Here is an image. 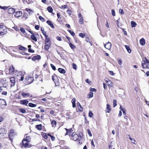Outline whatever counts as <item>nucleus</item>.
I'll use <instances>...</instances> for the list:
<instances>
[{
    "instance_id": "473e14b6",
    "label": "nucleus",
    "mask_w": 149,
    "mask_h": 149,
    "mask_svg": "<svg viewBox=\"0 0 149 149\" xmlns=\"http://www.w3.org/2000/svg\"><path fill=\"white\" fill-rule=\"evenodd\" d=\"M31 38L32 40L36 42L37 41V38L33 34H32V35L31 36Z\"/></svg>"
},
{
    "instance_id": "58836bf2",
    "label": "nucleus",
    "mask_w": 149,
    "mask_h": 149,
    "mask_svg": "<svg viewBox=\"0 0 149 149\" xmlns=\"http://www.w3.org/2000/svg\"><path fill=\"white\" fill-rule=\"evenodd\" d=\"M79 23L81 24H83V19L82 17H81V18H79Z\"/></svg>"
},
{
    "instance_id": "39448f33",
    "label": "nucleus",
    "mask_w": 149,
    "mask_h": 149,
    "mask_svg": "<svg viewBox=\"0 0 149 149\" xmlns=\"http://www.w3.org/2000/svg\"><path fill=\"white\" fill-rule=\"evenodd\" d=\"M71 139L74 141H77L78 142H79L80 140L79 138V136L76 134H74L73 135H72Z\"/></svg>"
},
{
    "instance_id": "3c124183",
    "label": "nucleus",
    "mask_w": 149,
    "mask_h": 149,
    "mask_svg": "<svg viewBox=\"0 0 149 149\" xmlns=\"http://www.w3.org/2000/svg\"><path fill=\"white\" fill-rule=\"evenodd\" d=\"M52 68V69L54 70H56V68L52 64H50Z\"/></svg>"
},
{
    "instance_id": "7c9ffc66",
    "label": "nucleus",
    "mask_w": 149,
    "mask_h": 149,
    "mask_svg": "<svg viewBox=\"0 0 149 149\" xmlns=\"http://www.w3.org/2000/svg\"><path fill=\"white\" fill-rule=\"evenodd\" d=\"M108 81L109 82V83L108 84V86L109 88H111V87L113 86V83L112 82L109 80H108Z\"/></svg>"
},
{
    "instance_id": "f257e3e1",
    "label": "nucleus",
    "mask_w": 149,
    "mask_h": 149,
    "mask_svg": "<svg viewBox=\"0 0 149 149\" xmlns=\"http://www.w3.org/2000/svg\"><path fill=\"white\" fill-rule=\"evenodd\" d=\"M141 66L143 68L149 69V61L146 57L143 59L141 62Z\"/></svg>"
},
{
    "instance_id": "c9c22d12",
    "label": "nucleus",
    "mask_w": 149,
    "mask_h": 149,
    "mask_svg": "<svg viewBox=\"0 0 149 149\" xmlns=\"http://www.w3.org/2000/svg\"><path fill=\"white\" fill-rule=\"evenodd\" d=\"M28 16V14L26 13H24L23 17L22 19H26L27 18Z\"/></svg>"
},
{
    "instance_id": "5fc2aeb1",
    "label": "nucleus",
    "mask_w": 149,
    "mask_h": 149,
    "mask_svg": "<svg viewBox=\"0 0 149 149\" xmlns=\"http://www.w3.org/2000/svg\"><path fill=\"white\" fill-rule=\"evenodd\" d=\"M119 13L122 15L124 14V12L122 9H120L119 10Z\"/></svg>"
},
{
    "instance_id": "13d9d810",
    "label": "nucleus",
    "mask_w": 149,
    "mask_h": 149,
    "mask_svg": "<svg viewBox=\"0 0 149 149\" xmlns=\"http://www.w3.org/2000/svg\"><path fill=\"white\" fill-rule=\"evenodd\" d=\"M43 136L44 138L45 139H47V136L46 134H43Z\"/></svg>"
},
{
    "instance_id": "1a4fd4ad",
    "label": "nucleus",
    "mask_w": 149,
    "mask_h": 149,
    "mask_svg": "<svg viewBox=\"0 0 149 149\" xmlns=\"http://www.w3.org/2000/svg\"><path fill=\"white\" fill-rule=\"evenodd\" d=\"M9 74H13L15 71V68L13 65L10 67L9 69Z\"/></svg>"
},
{
    "instance_id": "a19ab883",
    "label": "nucleus",
    "mask_w": 149,
    "mask_h": 149,
    "mask_svg": "<svg viewBox=\"0 0 149 149\" xmlns=\"http://www.w3.org/2000/svg\"><path fill=\"white\" fill-rule=\"evenodd\" d=\"M68 31L70 33V34L72 36H74L75 35V33L73 31H72L71 30H68Z\"/></svg>"
},
{
    "instance_id": "412c9836",
    "label": "nucleus",
    "mask_w": 149,
    "mask_h": 149,
    "mask_svg": "<svg viewBox=\"0 0 149 149\" xmlns=\"http://www.w3.org/2000/svg\"><path fill=\"white\" fill-rule=\"evenodd\" d=\"M45 44H51L50 39L48 36L45 37Z\"/></svg>"
},
{
    "instance_id": "864d4df0",
    "label": "nucleus",
    "mask_w": 149,
    "mask_h": 149,
    "mask_svg": "<svg viewBox=\"0 0 149 149\" xmlns=\"http://www.w3.org/2000/svg\"><path fill=\"white\" fill-rule=\"evenodd\" d=\"M20 31L23 33H26V32L24 29L23 28H20Z\"/></svg>"
},
{
    "instance_id": "6e6d98bb",
    "label": "nucleus",
    "mask_w": 149,
    "mask_h": 149,
    "mask_svg": "<svg viewBox=\"0 0 149 149\" xmlns=\"http://www.w3.org/2000/svg\"><path fill=\"white\" fill-rule=\"evenodd\" d=\"M67 7V5H64L63 6H61L60 8H61L65 9Z\"/></svg>"
},
{
    "instance_id": "79ce46f5",
    "label": "nucleus",
    "mask_w": 149,
    "mask_h": 149,
    "mask_svg": "<svg viewBox=\"0 0 149 149\" xmlns=\"http://www.w3.org/2000/svg\"><path fill=\"white\" fill-rule=\"evenodd\" d=\"M79 36L82 38H84L85 37V35L82 33H80L79 34Z\"/></svg>"
},
{
    "instance_id": "9d476101",
    "label": "nucleus",
    "mask_w": 149,
    "mask_h": 149,
    "mask_svg": "<svg viewBox=\"0 0 149 149\" xmlns=\"http://www.w3.org/2000/svg\"><path fill=\"white\" fill-rule=\"evenodd\" d=\"M104 46L107 49H109L111 47V44L110 42H108L106 44H104Z\"/></svg>"
},
{
    "instance_id": "a878e982",
    "label": "nucleus",
    "mask_w": 149,
    "mask_h": 149,
    "mask_svg": "<svg viewBox=\"0 0 149 149\" xmlns=\"http://www.w3.org/2000/svg\"><path fill=\"white\" fill-rule=\"evenodd\" d=\"M106 109H107L106 111L107 112L109 113L110 112V111H111V109L110 107V105L108 104H107Z\"/></svg>"
},
{
    "instance_id": "f3484780",
    "label": "nucleus",
    "mask_w": 149,
    "mask_h": 149,
    "mask_svg": "<svg viewBox=\"0 0 149 149\" xmlns=\"http://www.w3.org/2000/svg\"><path fill=\"white\" fill-rule=\"evenodd\" d=\"M15 17H18L21 16L22 15V12L21 11H18L15 13Z\"/></svg>"
},
{
    "instance_id": "6e6552de",
    "label": "nucleus",
    "mask_w": 149,
    "mask_h": 149,
    "mask_svg": "<svg viewBox=\"0 0 149 149\" xmlns=\"http://www.w3.org/2000/svg\"><path fill=\"white\" fill-rule=\"evenodd\" d=\"M57 77L55 74H54L52 76V80L54 82L56 86H58V81H55L56 79H57Z\"/></svg>"
},
{
    "instance_id": "680f3d73",
    "label": "nucleus",
    "mask_w": 149,
    "mask_h": 149,
    "mask_svg": "<svg viewBox=\"0 0 149 149\" xmlns=\"http://www.w3.org/2000/svg\"><path fill=\"white\" fill-rule=\"evenodd\" d=\"M19 75H20L21 74H22L23 75H24L25 74V72H19Z\"/></svg>"
},
{
    "instance_id": "e433bc0d",
    "label": "nucleus",
    "mask_w": 149,
    "mask_h": 149,
    "mask_svg": "<svg viewBox=\"0 0 149 149\" xmlns=\"http://www.w3.org/2000/svg\"><path fill=\"white\" fill-rule=\"evenodd\" d=\"M29 106L31 107H36V105L31 103H29Z\"/></svg>"
},
{
    "instance_id": "bf43d9fd",
    "label": "nucleus",
    "mask_w": 149,
    "mask_h": 149,
    "mask_svg": "<svg viewBox=\"0 0 149 149\" xmlns=\"http://www.w3.org/2000/svg\"><path fill=\"white\" fill-rule=\"evenodd\" d=\"M28 51L30 53H34L35 52L34 50L31 49V48L29 49Z\"/></svg>"
},
{
    "instance_id": "dca6fc26",
    "label": "nucleus",
    "mask_w": 149,
    "mask_h": 149,
    "mask_svg": "<svg viewBox=\"0 0 149 149\" xmlns=\"http://www.w3.org/2000/svg\"><path fill=\"white\" fill-rule=\"evenodd\" d=\"M10 80L11 83V86H14L15 83V79L14 77H11L10 78Z\"/></svg>"
},
{
    "instance_id": "72a5a7b5",
    "label": "nucleus",
    "mask_w": 149,
    "mask_h": 149,
    "mask_svg": "<svg viewBox=\"0 0 149 149\" xmlns=\"http://www.w3.org/2000/svg\"><path fill=\"white\" fill-rule=\"evenodd\" d=\"M36 128L39 130H41L42 129V125H36Z\"/></svg>"
},
{
    "instance_id": "603ef678",
    "label": "nucleus",
    "mask_w": 149,
    "mask_h": 149,
    "mask_svg": "<svg viewBox=\"0 0 149 149\" xmlns=\"http://www.w3.org/2000/svg\"><path fill=\"white\" fill-rule=\"evenodd\" d=\"M19 49L20 50H25L26 49V48L22 46H20L19 47Z\"/></svg>"
},
{
    "instance_id": "e2e57ef3",
    "label": "nucleus",
    "mask_w": 149,
    "mask_h": 149,
    "mask_svg": "<svg viewBox=\"0 0 149 149\" xmlns=\"http://www.w3.org/2000/svg\"><path fill=\"white\" fill-rule=\"evenodd\" d=\"M111 13L113 16H115V11L114 10H111Z\"/></svg>"
},
{
    "instance_id": "393cba45",
    "label": "nucleus",
    "mask_w": 149,
    "mask_h": 149,
    "mask_svg": "<svg viewBox=\"0 0 149 149\" xmlns=\"http://www.w3.org/2000/svg\"><path fill=\"white\" fill-rule=\"evenodd\" d=\"M59 72L62 74H64L65 73V71L63 69L59 68L58 70Z\"/></svg>"
},
{
    "instance_id": "2f4dec72",
    "label": "nucleus",
    "mask_w": 149,
    "mask_h": 149,
    "mask_svg": "<svg viewBox=\"0 0 149 149\" xmlns=\"http://www.w3.org/2000/svg\"><path fill=\"white\" fill-rule=\"evenodd\" d=\"M47 9L49 12L50 13H52L53 9L52 7H51V6L48 7Z\"/></svg>"
},
{
    "instance_id": "ea45409f",
    "label": "nucleus",
    "mask_w": 149,
    "mask_h": 149,
    "mask_svg": "<svg viewBox=\"0 0 149 149\" xmlns=\"http://www.w3.org/2000/svg\"><path fill=\"white\" fill-rule=\"evenodd\" d=\"M19 111L22 113H24L26 112V110H25L24 109H19Z\"/></svg>"
},
{
    "instance_id": "338daca9",
    "label": "nucleus",
    "mask_w": 149,
    "mask_h": 149,
    "mask_svg": "<svg viewBox=\"0 0 149 149\" xmlns=\"http://www.w3.org/2000/svg\"><path fill=\"white\" fill-rule=\"evenodd\" d=\"M104 88L105 89H106L107 88V86L106 84L104 83H103Z\"/></svg>"
},
{
    "instance_id": "5701e85b",
    "label": "nucleus",
    "mask_w": 149,
    "mask_h": 149,
    "mask_svg": "<svg viewBox=\"0 0 149 149\" xmlns=\"http://www.w3.org/2000/svg\"><path fill=\"white\" fill-rule=\"evenodd\" d=\"M77 105L78 109L79 111H83V108L82 107H81L80 104L79 102H78L77 103Z\"/></svg>"
},
{
    "instance_id": "09e8293b",
    "label": "nucleus",
    "mask_w": 149,
    "mask_h": 149,
    "mask_svg": "<svg viewBox=\"0 0 149 149\" xmlns=\"http://www.w3.org/2000/svg\"><path fill=\"white\" fill-rule=\"evenodd\" d=\"M87 131L88 132V133L89 134V136H92V134H91V132L90 130L89 129H88L87 130Z\"/></svg>"
},
{
    "instance_id": "f8f14e48",
    "label": "nucleus",
    "mask_w": 149,
    "mask_h": 149,
    "mask_svg": "<svg viewBox=\"0 0 149 149\" xmlns=\"http://www.w3.org/2000/svg\"><path fill=\"white\" fill-rule=\"evenodd\" d=\"M28 102L29 101L26 100H22L20 101V104L25 105H27Z\"/></svg>"
},
{
    "instance_id": "ddd939ff",
    "label": "nucleus",
    "mask_w": 149,
    "mask_h": 149,
    "mask_svg": "<svg viewBox=\"0 0 149 149\" xmlns=\"http://www.w3.org/2000/svg\"><path fill=\"white\" fill-rule=\"evenodd\" d=\"M0 105L1 106H6L7 104L6 100L3 99H0Z\"/></svg>"
},
{
    "instance_id": "c03bdc74",
    "label": "nucleus",
    "mask_w": 149,
    "mask_h": 149,
    "mask_svg": "<svg viewBox=\"0 0 149 149\" xmlns=\"http://www.w3.org/2000/svg\"><path fill=\"white\" fill-rule=\"evenodd\" d=\"M0 8L2 9H3L4 10L7 9L8 8V7L7 6H0Z\"/></svg>"
},
{
    "instance_id": "4c0bfd02",
    "label": "nucleus",
    "mask_w": 149,
    "mask_h": 149,
    "mask_svg": "<svg viewBox=\"0 0 149 149\" xmlns=\"http://www.w3.org/2000/svg\"><path fill=\"white\" fill-rule=\"evenodd\" d=\"M69 46H70V48L72 49H74L76 47L75 46H74V45L72 44V43H70L69 44Z\"/></svg>"
},
{
    "instance_id": "4468645a",
    "label": "nucleus",
    "mask_w": 149,
    "mask_h": 149,
    "mask_svg": "<svg viewBox=\"0 0 149 149\" xmlns=\"http://www.w3.org/2000/svg\"><path fill=\"white\" fill-rule=\"evenodd\" d=\"M22 96L24 97H25L26 96L29 97H32V95L29 94V93H22Z\"/></svg>"
},
{
    "instance_id": "423d86ee",
    "label": "nucleus",
    "mask_w": 149,
    "mask_h": 149,
    "mask_svg": "<svg viewBox=\"0 0 149 149\" xmlns=\"http://www.w3.org/2000/svg\"><path fill=\"white\" fill-rule=\"evenodd\" d=\"M25 79L28 81V84H30L34 80L33 78L29 76L27 77Z\"/></svg>"
},
{
    "instance_id": "6ab92c4d",
    "label": "nucleus",
    "mask_w": 149,
    "mask_h": 149,
    "mask_svg": "<svg viewBox=\"0 0 149 149\" xmlns=\"http://www.w3.org/2000/svg\"><path fill=\"white\" fill-rule=\"evenodd\" d=\"M15 12V10L12 8H9L8 10V12L9 14H13Z\"/></svg>"
},
{
    "instance_id": "49530a36",
    "label": "nucleus",
    "mask_w": 149,
    "mask_h": 149,
    "mask_svg": "<svg viewBox=\"0 0 149 149\" xmlns=\"http://www.w3.org/2000/svg\"><path fill=\"white\" fill-rule=\"evenodd\" d=\"M39 19L42 21V22H44L45 21V19L41 16H39Z\"/></svg>"
},
{
    "instance_id": "7ed1b4c3",
    "label": "nucleus",
    "mask_w": 149,
    "mask_h": 149,
    "mask_svg": "<svg viewBox=\"0 0 149 149\" xmlns=\"http://www.w3.org/2000/svg\"><path fill=\"white\" fill-rule=\"evenodd\" d=\"M15 135L14 130H10L8 133V137L10 140L12 141L13 138Z\"/></svg>"
},
{
    "instance_id": "c756f323",
    "label": "nucleus",
    "mask_w": 149,
    "mask_h": 149,
    "mask_svg": "<svg viewBox=\"0 0 149 149\" xmlns=\"http://www.w3.org/2000/svg\"><path fill=\"white\" fill-rule=\"evenodd\" d=\"M52 126L53 127H55L56 124V122L55 120H53L51 122Z\"/></svg>"
},
{
    "instance_id": "aec40b11",
    "label": "nucleus",
    "mask_w": 149,
    "mask_h": 149,
    "mask_svg": "<svg viewBox=\"0 0 149 149\" xmlns=\"http://www.w3.org/2000/svg\"><path fill=\"white\" fill-rule=\"evenodd\" d=\"M47 23L49 25L50 27L53 29L54 28V26L53 24L52 23V22L50 20H47Z\"/></svg>"
},
{
    "instance_id": "69168bd1",
    "label": "nucleus",
    "mask_w": 149,
    "mask_h": 149,
    "mask_svg": "<svg viewBox=\"0 0 149 149\" xmlns=\"http://www.w3.org/2000/svg\"><path fill=\"white\" fill-rule=\"evenodd\" d=\"M85 81L86 82L88 83L89 84H90V83L91 82V81L89 80L88 79H86L85 80Z\"/></svg>"
},
{
    "instance_id": "4be33fe9",
    "label": "nucleus",
    "mask_w": 149,
    "mask_h": 149,
    "mask_svg": "<svg viewBox=\"0 0 149 149\" xmlns=\"http://www.w3.org/2000/svg\"><path fill=\"white\" fill-rule=\"evenodd\" d=\"M45 45L44 47V49L47 51H48L49 48L50 47L51 44H45Z\"/></svg>"
},
{
    "instance_id": "052dcab7",
    "label": "nucleus",
    "mask_w": 149,
    "mask_h": 149,
    "mask_svg": "<svg viewBox=\"0 0 149 149\" xmlns=\"http://www.w3.org/2000/svg\"><path fill=\"white\" fill-rule=\"evenodd\" d=\"M3 91L2 93V94L4 95H6L7 94V92L5 91Z\"/></svg>"
},
{
    "instance_id": "0eeeda50",
    "label": "nucleus",
    "mask_w": 149,
    "mask_h": 149,
    "mask_svg": "<svg viewBox=\"0 0 149 149\" xmlns=\"http://www.w3.org/2000/svg\"><path fill=\"white\" fill-rule=\"evenodd\" d=\"M8 85L6 82V81L2 80L1 81L0 83V86L6 88Z\"/></svg>"
},
{
    "instance_id": "b1692460",
    "label": "nucleus",
    "mask_w": 149,
    "mask_h": 149,
    "mask_svg": "<svg viewBox=\"0 0 149 149\" xmlns=\"http://www.w3.org/2000/svg\"><path fill=\"white\" fill-rule=\"evenodd\" d=\"M140 44L142 45H144L145 44V41L143 38H141L140 40Z\"/></svg>"
},
{
    "instance_id": "f704fd0d",
    "label": "nucleus",
    "mask_w": 149,
    "mask_h": 149,
    "mask_svg": "<svg viewBox=\"0 0 149 149\" xmlns=\"http://www.w3.org/2000/svg\"><path fill=\"white\" fill-rule=\"evenodd\" d=\"M6 88L0 86V93L2 92L3 91H6Z\"/></svg>"
},
{
    "instance_id": "de8ad7c7",
    "label": "nucleus",
    "mask_w": 149,
    "mask_h": 149,
    "mask_svg": "<svg viewBox=\"0 0 149 149\" xmlns=\"http://www.w3.org/2000/svg\"><path fill=\"white\" fill-rule=\"evenodd\" d=\"M28 143L29 142H26V143L24 142V145H23V146L25 148H26V147H27L29 145Z\"/></svg>"
},
{
    "instance_id": "bb28decb",
    "label": "nucleus",
    "mask_w": 149,
    "mask_h": 149,
    "mask_svg": "<svg viewBox=\"0 0 149 149\" xmlns=\"http://www.w3.org/2000/svg\"><path fill=\"white\" fill-rule=\"evenodd\" d=\"M76 101V99L75 98H73L72 100V107L74 108L75 107L76 105L75 102Z\"/></svg>"
},
{
    "instance_id": "20e7f679",
    "label": "nucleus",
    "mask_w": 149,
    "mask_h": 149,
    "mask_svg": "<svg viewBox=\"0 0 149 149\" xmlns=\"http://www.w3.org/2000/svg\"><path fill=\"white\" fill-rule=\"evenodd\" d=\"M27 135V134H26L25 135L22 141V143L23 145H24V142H29L30 141L31 138L29 136H28Z\"/></svg>"
},
{
    "instance_id": "f03ea898",
    "label": "nucleus",
    "mask_w": 149,
    "mask_h": 149,
    "mask_svg": "<svg viewBox=\"0 0 149 149\" xmlns=\"http://www.w3.org/2000/svg\"><path fill=\"white\" fill-rule=\"evenodd\" d=\"M7 33V29L6 27L3 25L0 26V35L1 36Z\"/></svg>"
},
{
    "instance_id": "c85d7f7f",
    "label": "nucleus",
    "mask_w": 149,
    "mask_h": 149,
    "mask_svg": "<svg viewBox=\"0 0 149 149\" xmlns=\"http://www.w3.org/2000/svg\"><path fill=\"white\" fill-rule=\"evenodd\" d=\"M125 47L129 53H130L131 52V51L129 46L127 45H125Z\"/></svg>"
},
{
    "instance_id": "774afa93",
    "label": "nucleus",
    "mask_w": 149,
    "mask_h": 149,
    "mask_svg": "<svg viewBox=\"0 0 149 149\" xmlns=\"http://www.w3.org/2000/svg\"><path fill=\"white\" fill-rule=\"evenodd\" d=\"M67 13H68L69 15H71V11L70 10H68L67 11Z\"/></svg>"
},
{
    "instance_id": "4d7b16f0",
    "label": "nucleus",
    "mask_w": 149,
    "mask_h": 149,
    "mask_svg": "<svg viewBox=\"0 0 149 149\" xmlns=\"http://www.w3.org/2000/svg\"><path fill=\"white\" fill-rule=\"evenodd\" d=\"M93 116V113L91 111H90L89 113V116L90 117H91Z\"/></svg>"
},
{
    "instance_id": "37998d69",
    "label": "nucleus",
    "mask_w": 149,
    "mask_h": 149,
    "mask_svg": "<svg viewBox=\"0 0 149 149\" xmlns=\"http://www.w3.org/2000/svg\"><path fill=\"white\" fill-rule=\"evenodd\" d=\"M93 93L92 92H91L89 93V94L88 95L89 96V97L91 98L93 97Z\"/></svg>"
},
{
    "instance_id": "cd10ccee",
    "label": "nucleus",
    "mask_w": 149,
    "mask_h": 149,
    "mask_svg": "<svg viewBox=\"0 0 149 149\" xmlns=\"http://www.w3.org/2000/svg\"><path fill=\"white\" fill-rule=\"evenodd\" d=\"M131 26L132 27H135L136 26V23L133 21H132L131 22Z\"/></svg>"
},
{
    "instance_id": "8fccbe9b",
    "label": "nucleus",
    "mask_w": 149,
    "mask_h": 149,
    "mask_svg": "<svg viewBox=\"0 0 149 149\" xmlns=\"http://www.w3.org/2000/svg\"><path fill=\"white\" fill-rule=\"evenodd\" d=\"M72 67H73V68L75 69V70H76L77 69V65H76L75 64V63H73L72 64Z\"/></svg>"
},
{
    "instance_id": "a211bd4d",
    "label": "nucleus",
    "mask_w": 149,
    "mask_h": 149,
    "mask_svg": "<svg viewBox=\"0 0 149 149\" xmlns=\"http://www.w3.org/2000/svg\"><path fill=\"white\" fill-rule=\"evenodd\" d=\"M41 58V56L39 55H37L36 56H34L32 57V59L33 61H35L36 60H39Z\"/></svg>"
},
{
    "instance_id": "9b49d317",
    "label": "nucleus",
    "mask_w": 149,
    "mask_h": 149,
    "mask_svg": "<svg viewBox=\"0 0 149 149\" xmlns=\"http://www.w3.org/2000/svg\"><path fill=\"white\" fill-rule=\"evenodd\" d=\"M73 128H71L69 129L65 128V130L66 131V132L65 134V135L69 134V136L70 135V133L72 132L73 131Z\"/></svg>"
},
{
    "instance_id": "a18cd8bd",
    "label": "nucleus",
    "mask_w": 149,
    "mask_h": 149,
    "mask_svg": "<svg viewBox=\"0 0 149 149\" xmlns=\"http://www.w3.org/2000/svg\"><path fill=\"white\" fill-rule=\"evenodd\" d=\"M116 100H113V107H114L117 105Z\"/></svg>"
},
{
    "instance_id": "2eb2a0df",
    "label": "nucleus",
    "mask_w": 149,
    "mask_h": 149,
    "mask_svg": "<svg viewBox=\"0 0 149 149\" xmlns=\"http://www.w3.org/2000/svg\"><path fill=\"white\" fill-rule=\"evenodd\" d=\"M7 132L6 130L4 128H0V135H2L4 134H6Z\"/></svg>"
},
{
    "instance_id": "0e129e2a",
    "label": "nucleus",
    "mask_w": 149,
    "mask_h": 149,
    "mask_svg": "<svg viewBox=\"0 0 149 149\" xmlns=\"http://www.w3.org/2000/svg\"><path fill=\"white\" fill-rule=\"evenodd\" d=\"M90 90L91 91H92V92L96 91V89L95 88H90Z\"/></svg>"
}]
</instances>
